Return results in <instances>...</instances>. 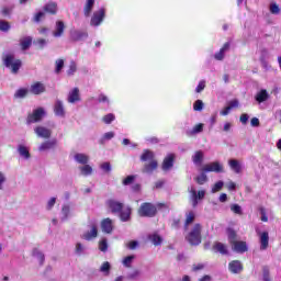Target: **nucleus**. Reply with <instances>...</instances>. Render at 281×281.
Segmentation results:
<instances>
[{"instance_id":"25","label":"nucleus","mask_w":281,"mask_h":281,"mask_svg":"<svg viewBox=\"0 0 281 281\" xmlns=\"http://www.w3.org/2000/svg\"><path fill=\"white\" fill-rule=\"evenodd\" d=\"M232 109H238V100L234 99L228 102L227 106L220 112V115H229Z\"/></svg>"},{"instance_id":"62","label":"nucleus","mask_w":281,"mask_h":281,"mask_svg":"<svg viewBox=\"0 0 281 281\" xmlns=\"http://www.w3.org/2000/svg\"><path fill=\"white\" fill-rule=\"evenodd\" d=\"M193 133H203V123H199L193 127Z\"/></svg>"},{"instance_id":"49","label":"nucleus","mask_w":281,"mask_h":281,"mask_svg":"<svg viewBox=\"0 0 281 281\" xmlns=\"http://www.w3.org/2000/svg\"><path fill=\"white\" fill-rule=\"evenodd\" d=\"M34 43L37 45L38 49H44L45 45H47L45 38H37Z\"/></svg>"},{"instance_id":"51","label":"nucleus","mask_w":281,"mask_h":281,"mask_svg":"<svg viewBox=\"0 0 281 281\" xmlns=\"http://www.w3.org/2000/svg\"><path fill=\"white\" fill-rule=\"evenodd\" d=\"M262 280L263 281H271V278L269 277V267H263V269H262Z\"/></svg>"},{"instance_id":"33","label":"nucleus","mask_w":281,"mask_h":281,"mask_svg":"<svg viewBox=\"0 0 281 281\" xmlns=\"http://www.w3.org/2000/svg\"><path fill=\"white\" fill-rule=\"evenodd\" d=\"M268 58H269V50H267L266 48L261 49L259 60L262 67L265 68H267L268 66V63H267Z\"/></svg>"},{"instance_id":"16","label":"nucleus","mask_w":281,"mask_h":281,"mask_svg":"<svg viewBox=\"0 0 281 281\" xmlns=\"http://www.w3.org/2000/svg\"><path fill=\"white\" fill-rule=\"evenodd\" d=\"M101 229L104 234H113V220L110 217L101 221Z\"/></svg>"},{"instance_id":"54","label":"nucleus","mask_w":281,"mask_h":281,"mask_svg":"<svg viewBox=\"0 0 281 281\" xmlns=\"http://www.w3.org/2000/svg\"><path fill=\"white\" fill-rule=\"evenodd\" d=\"M114 137H115V133H113V132H106V133L103 135L101 142H105V140H109V139H113Z\"/></svg>"},{"instance_id":"42","label":"nucleus","mask_w":281,"mask_h":281,"mask_svg":"<svg viewBox=\"0 0 281 281\" xmlns=\"http://www.w3.org/2000/svg\"><path fill=\"white\" fill-rule=\"evenodd\" d=\"M135 179H137L136 176H133V175L127 176L125 179H123L122 184L123 186H133V183H135Z\"/></svg>"},{"instance_id":"6","label":"nucleus","mask_w":281,"mask_h":281,"mask_svg":"<svg viewBox=\"0 0 281 281\" xmlns=\"http://www.w3.org/2000/svg\"><path fill=\"white\" fill-rule=\"evenodd\" d=\"M45 115H46L45 109L37 108V109L33 110L32 113L27 114L26 124H36L38 122H42L43 117H45Z\"/></svg>"},{"instance_id":"64","label":"nucleus","mask_w":281,"mask_h":281,"mask_svg":"<svg viewBox=\"0 0 281 281\" xmlns=\"http://www.w3.org/2000/svg\"><path fill=\"white\" fill-rule=\"evenodd\" d=\"M137 245H138L137 241L131 240V241L127 244V247H128L130 249H136V248H137Z\"/></svg>"},{"instance_id":"34","label":"nucleus","mask_w":281,"mask_h":281,"mask_svg":"<svg viewBox=\"0 0 281 281\" xmlns=\"http://www.w3.org/2000/svg\"><path fill=\"white\" fill-rule=\"evenodd\" d=\"M75 160L77 164H81L82 166H86V164H89V156L86 154H76Z\"/></svg>"},{"instance_id":"28","label":"nucleus","mask_w":281,"mask_h":281,"mask_svg":"<svg viewBox=\"0 0 281 281\" xmlns=\"http://www.w3.org/2000/svg\"><path fill=\"white\" fill-rule=\"evenodd\" d=\"M228 166L231 170H233V172H235L236 175H240L243 167L240 166V162L238 160L236 159L228 160Z\"/></svg>"},{"instance_id":"9","label":"nucleus","mask_w":281,"mask_h":281,"mask_svg":"<svg viewBox=\"0 0 281 281\" xmlns=\"http://www.w3.org/2000/svg\"><path fill=\"white\" fill-rule=\"evenodd\" d=\"M104 16H106V10L104 8L99 9L95 11L90 20V25L98 27L104 21Z\"/></svg>"},{"instance_id":"57","label":"nucleus","mask_w":281,"mask_h":281,"mask_svg":"<svg viewBox=\"0 0 281 281\" xmlns=\"http://www.w3.org/2000/svg\"><path fill=\"white\" fill-rule=\"evenodd\" d=\"M101 170H103V172H111V162H103L100 166Z\"/></svg>"},{"instance_id":"48","label":"nucleus","mask_w":281,"mask_h":281,"mask_svg":"<svg viewBox=\"0 0 281 281\" xmlns=\"http://www.w3.org/2000/svg\"><path fill=\"white\" fill-rule=\"evenodd\" d=\"M100 271L102 273H109V271H111V263H109V261H105L102 263Z\"/></svg>"},{"instance_id":"37","label":"nucleus","mask_w":281,"mask_h":281,"mask_svg":"<svg viewBox=\"0 0 281 281\" xmlns=\"http://www.w3.org/2000/svg\"><path fill=\"white\" fill-rule=\"evenodd\" d=\"M18 151L21 155V157H24V159H30V149H27V147H25L24 145H20Z\"/></svg>"},{"instance_id":"23","label":"nucleus","mask_w":281,"mask_h":281,"mask_svg":"<svg viewBox=\"0 0 281 281\" xmlns=\"http://www.w3.org/2000/svg\"><path fill=\"white\" fill-rule=\"evenodd\" d=\"M68 102L74 104L76 102H80V89L74 88L71 92L68 94Z\"/></svg>"},{"instance_id":"46","label":"nucleus","mask_w":281,"mask_h":281,"mask_svg":"<svg viewBox=\"0 0 281 281\" xmlns=\"http://www.w3.org/2000/svg\"><path fill=\"white\" fill-rule=\"evenodd\" d=\"M102 120H103L104 124H111V122L115 121V114L109 113V114L104 115Z\"/></svg>"},{"instance_id":"14","label":"nucleus","mask_w":281,"mask_h":281,"mask_svg":"<svg viewBox=\"0 0 281 281\" xmlns=\"http://www.w3.org/2000/svg\"><path fill=\"white\" fill-rule=\"evenodd\" d=\"M45 85H43V82L41 81H36L31 85L30 93H32L33 95H41V93H45Z\"/></svg>"},{"instance_id":"3","label":"nucleus","mask_w":281,"mask_h":281,"mask_svg":"<svg viewBox=\"0 0 281 281\" xmlns=\"http://www.w3.org/2000/svg\"><path fill=\"white\" fill-rule=\"evenodd\" d=\"M228 243L237 254H245L247 251V241L238 240V234L233 228H227Z\"/></svg>"},{"instance_id":"63","label":"nucleus","mask_w":281,"mask_h":281,"mask_svg":"<svg viewBox=\"0 0 281 281\" xmlns=\"http://www.w3.org/2000/svg\"><path fill=\"white\" fill-rule=\"evenodd\" d=\"M56 205V198H52L47 203V210H52Z\"/></svg>"},{"instance_id":"20","label":"nucleus","mask_w":281,"mask_h":281,"mask_svg":"<svg viewBox=\"0 0 281 281\" xmlns=\"http://www.w3.org/2000/svg\"><path fill=\"white\" fill-rule=\"evenodd\" d=\"M175 166V154H169L167 157H165L162 161V170L167 171L170 170Z\"/></svg>"},{"instance_id":"8","label":"nucleus","mask_w":281,"mask_h":281,"mask_svg":"<svg viewBox=\"0 0 281 281\" xmlns=\"http://www.w3.org/2000/svg\"><path fill=\"white\" fill-rule=\"evenodd\" d=\"M106 207H109L110 212L112 214H120L122 210H124V203L115 200V199H110L105 202Z\"/></svg>"},{"instance_id":"43","label":"nucleus","mask_w":281,"mask_h":281,"mask_svg":"<svg viewBox=\"0 0 281 281\" xmlns=\"http://www.w3.org/2000/svg\"><path fill=\"white\" fill-rule=\"evenodd\" d=\"M99 249L105 254V251H109V243L106 238H103L102 240L99 241Z\"/></svg>"},{"instance_id":"5","label":"nucleus","mask_w":281,"mask_h":281,"mask_svg":"<svg viewBox=\"0 0 281 281\" xmlns=\"http://www.w3.org/2000/svg\"><path fill=\"white\" fill-rule=\"evenodd\" d=\"M4 67L10 69L11 74H19L21 67H23V61L21 59H16L14 54H7L2 58Z\"/></svg>"},{"instance_id":"30","label":"nucleus","mask_w":281,"mask_h":281,"mask_svg":"<svg viewBox=\"0 0 281 281\" xmlns=\"http://www.w3.org/2000/svg\"><path fill=\"white\" fill-rule=\"evenodd\" d=\"M255 100L258 102V104H262V102H267L269 100V92H267V90H260L256 94Z\"/></svg>"},{"instance_id":"7","label":"nucleus","mask_w":281,"mask_h":281,"mask_svg":"<svg viewBox=\"0 0 281 281\" xmlns=\"http://www.w3.org/2000/svg\"><path fill=\"white\" fill-rule=\"evenodd\" d=\"M256 234L259 238L260 251H267V249H269V232L267 231L261 232L257 228Z\"/></svg>"},{"instance_id":"53","label":"nucleus","mask_w":281,"mask_h":281,"mask_svg":"<svg viewBox=\"0 0 281 281\" xmlns=\"http://www.w3.org/2000/svg\"><path fill=\"white\" fill-rule=\"evenodd\" d=\"M271 14H280V7L277 3L270 4Z\"/></svg>"},{"instance_id":"36","label":"nucleus","mask_w":281,"mask_h":281,"mask_svg":"<svg viewBox=\"0 0 281 281\" xmlns=\"http://www.w3.org/2000/svg\"><path fill=\"white\" fill-rule=\"evenodd\" d=\"M194 181L198 186H204V183H207V175L202 171L200 176L194 178Z\"/></svg>"},{"instance_id":"24","label":"nucleus","mask_w":281,"mask_h":281,"mask_svg":"<svg viewBox=\"0 0 281 281\" xmlns=\"http://www.w3.org/2000/svg\"><path fill=\"white\" fill-rule=\"evenodd\" d=\"M196 218V214L193 213V211H190L189 213L186 214V221H184V232H188L190 225H192V223H194Z\"/></svg>"},{"instance_id":"17","label":"nucleus","mask_w":281,"mask_h":281,"mask_svg":"<svg viewBox=\"0 0 281 281\" xmlns=\"http://www.w3.org/2000/svg\"><path fill=\"white\" fill-rule=\"evenodd\" d=\"M131 214H133V209H131V206H124L119 212V216L123 223H128V221H131Z\"/></svg>"},{"instance_id":"52","label":"nucleus","mask_w":281,"mask_h":281,"mask_svg":"<svg viewBox=\"0 0 281 281\" xmlns=\"http://www.w3.org/2000/svg\"><path fill=\"white\" fill-rule=\"evenodd\" d=\"M193 110L194 111H203V101L202 100H196L193 103Z\"/></svg>"},{"instance_id":"19","label":"nucleus","mask_w":281,"mask_h":281,"mask_svg":"<svg viewBox=\"0 0 281 281\" xmlns=\"http://www.w3.org/2000/svg\"><path fill=\"white\" fill-rule=\"evenodd\" d=\"M89 33L82 31H74L70 34V41L72 43H78V41H83V38H88Z\"/></svg>"},{"instance_id":"29","label":"nucleus","mask_w":281,"mask_h":281,"mask_svg":"<svg viewBox=\"0 0 281 281\" xmlns=\"http://www.w3.org/2000/svg\"><path fill=\"white\" fill-rule=\"evenodd\" d=\"M213 250L222 254V256H227L229 254V251H227V246L221 241H217L213 245Z\"/></svg>"},{"instance_id":"12","label":"nucleus","mask_w":281,"mask_h":281,"mask_svg":"<svg viewBox=\"0 0 281 281\" xmlns=\"http://www.w3.org/2000/svg\"><path fill=\"white\" fill-rule=\"evenodd\" d=\"M34 132L37 135V137H42L43 139H49V137H52V130L45 126H36L34 128Z\"/></svg>"},{"instance_id":"38","label":"nucleus","mask_w":281,"mask_h":281,"mask_svg":"<svg viewBox=\"0 0 281 281\" xmlns=\"http://www.w3.org/2000/svg\"><path fill=\"white\" fill-rule=\"evenodd\" d=\"M192 161L193 164H203V151H195L194 156L192 157Z\"/></svg>"},{"instance_id":"35","label":"nucleus","mask_w":281,"mask_h":281,"mask_svg":"<svg viewBox=\"0 0 281 281\" xmlns=\"http://www.w3.org/2000/svg\"><path fill=\"white\" fill-rule=\"evenodd\" d=\"M30 93V90L27 88H20L15 91L14 98L15 99H23L27 98V94Z\"/></svg>"},{"instance_id":"32","label":"nucleus","mask_w":281,"mask_h":281,"mask_svg":"<svg viewBox=\"0 0 281 281\" xmlns=\"http://www.w3.org/2000/svg\"><path fill=\"white\" fill-rule=\"evenodd\" d=\"M44 12H47L48 14H56V12H58V5L54 2H49L44 5Z\"/></svg>"},{"instance_id":"15","label":"nucleus","mask_w":281,"mask_h":281,"mask_svg":"<svg viewBox=\"0 0 281 281\" xmlns=\"http://www.w3.org/2000/svg\"><path fill=\"white\" fill-rule=\"evenodd\" d=\"M232 49V42H226L221 47L220 52L215 53L214 58L215 60H223L225 58V53Z\"/></svg>"},{"instance_id":"39","label":"nucleus","mask_w":281,"mask_h":281,"mask_svg":"<svg viewBox=\"0 0 281 281\" xmlns=\"http://www.w3.org/2000/svg\"><path fill=\"white\" fill-rule=\"evenodd\" d=\"M65 67V59H57L55 61V74H60Z\"/></svg>"},{"instance_id":"41","label":"nucleus","mask_w":281,"mask_h":281,"mask_svg":"<svg viewBox=\"0 0 281 281\" xmlns=\"http://www.w3.org/2000/svg\"><path fill=\"white\" fill-rule=\"evenodd\" d=\"M80 171L85 177H89L93 172V168L86 164L83 167H80Z\"/></svg>"},{"instance_id":"11","label":"nucleus","mask_w":281,"mask_h":281,"mask_svg":"<svg viewBox=\"0 0 281 281\" xmlns=\"http://www.w3.org/2000/svg\"><path fill=\"white\" fill-rule=\"evenodd\" d=\"M202 172H223V165L218 161L206 164L202 167Z\"/></svg>"},{"instance_id":"27","label":"nucleus","mask_w":281,"mask_h":281,"mask_svg":"<svg viewBox=\"0 0 281 281\" xmlns=\"http://www.w3.org/2000/svg\"><path fill=\"white\" fill-rule=\"evenodd\" d=\"M20 47L22 52H27L32 47V36H25L20 40Z\"/></svg>"},{"instance_id":"4","label":"nucleus","mask_w":281,"mask_h":281,"mask_svg":"<svg viewBox=\"0 0 281 281\" xmlns=\"http://www.w3.org/2000/svg\"><path fill=\"white\" fill-rule=\"evenodd\" d=\"M203 226L199 223L194 224L191 231L186 235V240L191 245L192 247H196L201 245L203 237Z\"/></svg>"},{"instance_id":"61","label":"nucleus","mask_w":281,"mask_h":281,"mask_svg":"<svg viewBox=\"0 0 281 281\" xmlns=\"http://www.w3.org/2000/svg\"><path fill=\"white\" fill-rule=\"evenodd\" d=\"M202 269H205V265H203V263H198V265L192 266V271H194V272L202 271Z\"/></svg>"},{"instance_id":"60","label":"nucleus","mask_w":281,"mask_h":281,"mask_svg":"<svg viewBox=\"0 0 281 281\" xmlns=\"http://www.w3.org/2000/svg\"><path fill=\"white\" fill-rule=\"evenodd\" d=\"M205 89V81H200L198 87L195 88L196 93H201Z\"/></svg>"},{"instance_id":"40","label":"nucleus","mask_w":281,"mask_h":281,"mask_svg":"<svg viewBox=\"0 0 281 281\" xmlns=\"http://www.w3.org/2000/svg\"><path fill=\"white\" fill-rule=\"evenodd\" d=\"M149 240H151L153 245H155L156 247L161 245V243L164 241L161 236H159L157 234L149 236Z\"/></svg>"},{"instance_id":"45","label":"nucleus","mask_w":281,"mask_h":281,"mask_svg":"<svg viewBox=\"0 0 281 281\" xmlns=\"http://www.w3.org/2000/svg\"><path fill=\"white\" fill-rule=\"evenodd\" d=\"M0 32H10V22L0 20Z\"/></svg>"},{"instance_id":"10","label":"nucleus","mask_w":281,"mask_h":281,"mask_svg":"<svg viewBox=\"0 0 281 281\" xmlns=\"http://www.w3.org/2000/svg\"><path fill=\"white\" fill-rule=\"evenodd\" d=\"M189 192L191 194L192 207H196V205H199V201H203V199H205V190L196 192V189L192 188Z\"/></svg>"},{"instance_id":"31","label":"nucleus","mask_w":281,"mask_h":281,"mask_svg":"<svg viewBox=\"0 0 281 281\" xmlns=\"http://www.w3.org/2000/svg\"><path fill=\"white\" fill-rule=\"evenodd\" d=\"M93 5H95V0H87L86 5L83 8L85 16H90L93 11Z\"/></svg>"},{"instance_id":"26","label":"nucleus","mask_w":281,"mask_h":281,"mask_svg":"<svg viewBox=\"0 0 281 281\" xmlns=\"http://www.w3.org/2000/svg\"><path fill=\"white\" fill-rule=\"evenodd\" d=\"M228 268L232 273H240L243 271V263L238 260H233L229 262Z\"/></svg>"},{"instance_id":"13","label":"nucleus","mask_w":281,"mask_h":281,"mask_svg":"<svg viewBox=\"0 0 281 281\" xmlns=\"http://www.w3.org/2000/svg\"><path fill=\"white\" fill-rule=\"evenodd\" d=\"M81 238L83 240H88V241L89 240H93V238H98V225L97 224H92L91 225V229L86 232V233H83L81 235Z\"/></svg>"},{"instance_id":"59","label":"nucleus","mask_w":281,"mask_h":281,"mask_svg":"<svg viewBox=\"0 0 281 281\" xmlns=\"http://www.w3.org/2000/svg\"><path fill=\"white\" fill-rule=\"evenodd\" d=\"M250 126H252L254 128H258V126H260V120L258 117H252L250 120Z\"/></svg>"},{"instance_id":"44","label":"nucleus","mask_w":281,"mask_h":281,"mask_svg":"<svg viewBox=\"0 0 281 281\" xmlns=\"http://www.w3.org/2000/svg\"><path fill=\"white\" fill-rule=\"evenodd\" d=\"M133 260H135V257L133 255H130L123 259V265L127 269H131V265H133Z\"/></svg>"},{"instance_id":"58","label":"nucleus","mask_w":281,"mask_h":281,"mask_svg":"<svg viewBox=\"0 0 281 281\" xmlns=\"http://www.w3.org/2000/svg\"><path fill=\"white\" fill-rule=\"evenodd\" d=\"M41 19H45V12L41 11L37 12L34 16L35 23H41Z\"/></svg>"},{"instance_id":"18","label":"nucleus","mask_w":281,"mask_h":281,"mask_svg":"<svg viewBox=\"0 0 281 281\" xmlns=\"http://www.w3.org/2000/svg\"><path fill=\"white\" fill-rule=\"evenodd\" d=\"M56 144H58V140H56V138H53L52 140H45L40 145L38 150L40 153H45V150H52L53 148H56Z\"/></svg>"},{"instance_id":"50","label":"nucleus","mask_w":281,"mask_h":281,"mask_svg":"<svg viewBox=\"0 0 281 281\" xmlns=\"http://www.w3.org/2000/svg\"><path fill=\"white\" fill-rule=\"evenodd\" d=\"M223 186H224L223 181H217V182L213 186L212 192H213V193H214V192H221V190H223Z\"/></svg>"},{"instance_id":"55","label":"nucleus","mask_w":281,"mask_h":281,"mask_svg":"<svg viewBox=\"0 0 281 281\" xmlns=\"http://www.w3.org/2000/svg\"><path fill=\"white\" fill-rule=\"evenodd\" d=\"M171 227L172 229H179V227H181V218H173Z\"/></svg>"},{"instance_id":"47","label":"nucleus","mask_w":281,"mask_h":281,"mask_svg":"<svg viewBox=\"0 0 281 281\" xmlns=\"http://www.w3.org/2000/svg\"><path fill=\"white\" fill-rule=\"evenodd\" d=\"M78 67L76 66V61H71L69 68L67 70V76H74L76 74Z\"/></svg>"},{"instance_id":"21","label":"nucleus","mask_w":281,"mask_h":281,"mask_svg":"<svg viewBox=\"0 0 281 281\" xmlns=\"http://www.w3.org/2000/svg\"><path fill=\"white\" fill-rule=\"evenodd\" d=\"M65 34V22L57 21L55 24V31L53 32V36L55 38H60Z\"/></svg>"},{"instance_id":"1","label":"nucleus","mask_w":281,"mask_h":281,"mask_svg":"<svg viewBox=\"0 0 281 281\" xmlns=\"http://www.w3.org/2000/svg\"><path fill=\"white\" fill-rule=\"evenodd\" d=\"M168 209V204L164 202H158L154 204L153 202H144L137 210L138 216L142 218H155L159 210Z\"/></svg>"},{"instance_id":"2","label":"nucleus","mask_w":281,"mask_h":281,"mask_svg":"<svg viewBox=\"0 0 281 281\" xmlns=\"http://www.w3.org/2000/svg\"><path fill=\"white\" fill-rule=\"evenodd\" d=\"M140 161H149L146 162L142 169L144 175H153L157 168H159V162L155 159V153L150 149H144L143 154L140 155Z\"/></svg>"},{"instance_id":"22","label":"nucleus","mask_w":281,"mask_h":281,"mask_svg":"<svg viewBox=\"0 0 281 281\" xmlns=\"http://www.w3.org/2000/svg\"><path fill=\"white\" fill-rule=\"evenodd\" d=\"M54 113L57 117H65V105L63 101L57 100L54 104Z\"/></svg>"},{"instance_id":"56","label":"nucleus","mask_w":281,"mask_h":281,"mask_svg":"<svg viewBox=\"0 0 281 281\" xmlns=\"http://www.w3.org/2000/svg\"><path fill=\"white\" fill-rule=\"evenodd\" d=\"M231 210L234 212V214H243V209L238 204H233Z\"/></svg>"}]
</instances>
